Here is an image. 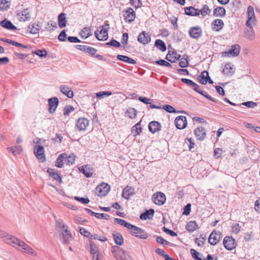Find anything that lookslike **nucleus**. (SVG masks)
<instances>
[{"label": "nucleus", "instance_id": "obj_55", "mask_svg": "<svg viewBox=\"0 0 260 260\" xmlns=\"http://www.w3.org/2000/svg\"><path fill=\"white\" fill-rule=\"evenodd\" d=\"M163 109H164L165 111L169 113H177V111L176 110V109L169 105H165L163 106L162 107Z\"/></svg>", "mask_w": 260, "mask_h": 260}, {"label": "nucleus", "instance_id": "obj_61", "mask_svg": "<svg viewBox=\"0 0 260 260\" xmlns=\"http://www.w3.org/2000/svg\"><path fill=\"white\" fill-rule=\"evenodd\" d=\"M156 242L162 245H168L170 243L169 242L167 241L166 240L164 239L161 236H158L156 238Z\"/></svg>", "mask_w": 260, "mask_h": 260}, {"label": "nucleus", "instance_id": "obj_53", "mask_svg": "<svg viewBox=\"0 0 260 260\" xmlns=\"http://www.w3.org/2000/svg\"><path fill=\"white\" fill-rule=\"evenodd\" d=\"M79 232H80V233L82 235L84 236L85 237L88 238L89 239H90L91 234L89 231H87L85 228H82V227H80L79 228Z\"/></svg>", "mask_w": 260, "mask_h": 260}, {"label": "nucleus", "instance_id": "obj_25", "mask_svg": "<svg viewBox=\"0 0 260 260\" xmlns=\"http://www.w3.org/2000/svg\"><path fill=\"white\" fill-rule=\"evenodd\" d=\"M222 73L223 74L226 76H231L235 73L234 66L232 65L231 63H226L223 69Z\"/></svg>", "mask_w": 260, "mask_h": 260}, {"label": "nucleus", "instance_id": "obj_62", "mask_svg": "<svg viewBox=\"0 0 260 260\" xmlns=\"http://www.w3.org/2000/svg\"><path fill=\"white\" fill-rule=\"evenodd\" d=\"M107 45L115 47H119L120 46V44L119 42L116 41V40L113 39L111 41L106 43Z\"/></svg>", "mask_w": 260, "mask_h": 260}, {"label": "nucleus", "instance_id": "obj_18", "mask_svg": "<svg viewBox=\"0 0 260 260\" xmlns=\"http://www.w3.org/2000/svg\"><path fill=\"white\" fill-rule=\"evenodd\" d=\"M247 20L246 21V26H250L252 22H253L255 20V15L253 8L249 6L247 8Z\"/></svg>", "mask_w": 260, "mask_h": 260}, {"label": "nucleus", "instance_id": "obj_50", "mask_svg": "<svg viewBox=\"0 0 260 260\" xmlns=\"http://www.w3.org/2000/svg\"><path fill=\"white\" fill-rule=\"evenodd\" d=\"M56 227L57 229V232L59 233L60 230L63 231L64 229L66 228V227H68L67 225H65L61 220H57L56 221Z\"/></svg>", "mask_w": 260, "mask_h": 260}, {"label": "nucleus", "instance_id": "obj_63", "mask_svg": "<svg viewBox=\"0 0 260 260\" xmlns=\"http://www.w3.org/2000/svg\"><path fill=\"white\" fill-rule=\"evenodd\" d=\"M156 63L157 64H159L162 66L167 67H171V64L168 61L164 60V59H160L159 60H157L156 61Z\"/></svg>", "mask_w": 260, "mask_h": 260}, {"label": "nucleus", "instance_id": "obj_64", "mask_svg": "<svg viewBox=\"0 0 260 260\" xmlns=\"http://www.w3.org/2000/svg\"><path fill=\"white\" fill-rule=\"evenodd\" d=\"M191 210V204L190 203L187 204L183 208V214L185 215H188Z\"/></svg>", "mask_w": 260, "mask_h": 260}, {"label": "nucleus", "instance_id": "obj_47", "mask_svg": "<svg viewBox=\"0 0 260 260\" xmlns=\"http://www.w3.org/2000/svg\"><path fill=\"white\" fill-rule=\"evenodd\" d=\"M188 57L187 55H184L179 62V66L181 68H186L189 65Z\"/></svg>", "mask_w": 260, "mask_h": 260}, {"label": "nucleus", "instance_id": "obj_46", "mask_svg": "<svg viewBox=\"0 0 260 260\" xmlns=\"http://www.w3.org/2000/svg\"><path fill=\"white\" fill-rule=\"evenodd\" d=\"M125 114L129 118L133 119L136 117L137 111L135 108L129 107L127 109Z\"/></svg>", "mask_w": 260, "mask_h": 260}, {"label": "nucleus", "instance_id": "obj_45", "mask_svg": "<svg viewBox=\"0 0 260 260\" xmlns=\"http://www.w3.org/2000/svg\"><path fill=\"white\" fill-rule=\"evenodd\" d=\"M91 35V29L89 27H84L81 32L80 36L82 38H84L85 39L88 38Z\"/></svg>", "mask_w": 260, "mask_h": 260}, {"label": "nucleus", "instance_id": "obj_42", "mask_svg": "<svg viewBox=\"0 0 260 260\" xmlns=\"http://www.w3.org/2000/svg\"><path fill=\"white\" fill-rule=\"evenodd\" d=\"M154 45L157 48L162 52L165 51L167 49L165 43L160 39H157L155 41Z\"/></svg>", "mask_w": 260, "mask_h": 260}, {"label": "nucleus", "instance_id": "obj_13", "mask_svg": "<svg viewBox=\"0 0 260 260\" xmlns=\"http://www.w3.org/2000/svg\"><path fill=\"white\" fill-rule=\"evenodd\" d=\"M34 153L38 159L43 162L45 160L44 149L42 146L36 145L34 148Z\"/></svg>", "mask_w": 260, "mask_h": 260}, {"label": "nucleus", "instance_id": "obj_40", "mask_svg": "<svg viewBox=\"0 0 260 260\" xmlns=\"http://www.w3.org/2000/svg\"><path fill=\"white\" fill-rule=\"evenodd\" d=\"M89 247H90V253L92 255V256L99 253V248L95 245L93 241L91 240H89Z\"/></svg>", "mask_w": 260, "mask_h": 260}, {"label": "nucleus", "instance_id": "obj_30", "mask_svg": "<svg viewBox=\"0 0 260 260\" xmlns=\"http://www.w3.org/2000/svg\"><path fill=\"white\" fill-rule=\"evenodd\" d=\"M184 9L185 14L187 15L196 16L200 15L199 9L193 7H186Z\"/></svg>", "mask_w": 260, "mask_h": 260}, {"label": "nucleus", "instance_id": "obj_35", "mask_svg": "<svg viewBox=\"0 0 260 260\" xmlns=\"http://www.w3.org/2000/svg\"><path fill=\"white\" fill-rule=\"evenodd\" d=\"M117 58L118 60L122 61L125 62H127L128 63L135 64L136 63V61L133 58L129 57L128 56L122 55H118L117 56Z\"/></svg>", "mask_w": 260, "mask_h": 260}, {"label": "nucleus", "instance_id": "obj_44", "mask_svg": "<svg viewBox=\"0 0 260 260\" xmlns=\"http://www.w3.org/2000/svg\"><path fill=\"white\" fill-rule=\"evenodd\" d=\"M114 221L119 225L124 226L129 230L132 225L130 223H128L125 220L120 218H114Z\"/></svg>", "mask_w": 260, "mask_h": 260}, {"label": "nucleus", "instance_id": "obj_17", "mask_svg": "<svg viewBox=\"0 0 260 260\" xmlns=\"http://www.w3.org/2000/svg\"><path fill=\"white\" fill-rule=\"evenodd\" d=\"M79 170L87 178L91 177L94 172L93 168L89 165L82 166L79 168Z\"/></svg>", "mask_w": 260, "mask_h": 260}, {"label": "nucleus", "instance_id": "obj_26", "mask_svg": "<svg viewBox=\"0 0 260 260\" xmlns=\"http://www.w3.org/2000/svg\"><path fill=\"white\" fill-rule=\"evenodd\" d=\"M0 237L3 240V241L5 242L10 245H11V244H12V243L13 241V239H12V238H15L14 236L7 234L5 232L2 231H0Z\"/></svg>", "mask_w": 260, "mask_h": 260}, {"label": "nucleus", "instance_id": "obj_23", "mask_svg": "<svg viewBox=\"0 0 260 260\" xmlns=\"http://www.w3.org/2000/svg\"><path fill=\"white\" fill-rule=\"evenodd\" d=\"M135 189L131 186H126L122 190V196L126 200L134 194Z\"/></svg>", "mask_w": 260, "mask_h": 260}, {"label": "nucleus", "instance_id": "obj_32", "mask_svg": "<svg viewBox=\"0 0 260 260\" xmlns=\"http://www.w3.org/2000/svg\"><path fill=\"white\" fill-rule=\"evenodd\" d=\"M225 15V9L221 7H217L213 10V15L216 17H223Z\"/></svg>", "mask_w": 260, "mask_h": 260}, {"label": "nucleus", "instance_id": "obj_5", "mask_svg": "<svg viewBox=\"0 0 260 260\" xmlns=\"http://www.w3.org/2000/svg\"><path fill=\"white\" fill-rule=\"evenodd\" d=\"M129 230H131L130 233L132 235L140 239H146L148 237V234L143 230L133 224Z\"/></svg>", "mask_w": 260, "mask_h": 260}, {"label": "nucleus", "instance_id": "obj_29", "mask_svg": "<svg viewBox=\"0 0 260 260\" xmlns=\"http://www.w3.org/2000/svg\"><path fill=\"white\" fill-rule=\"evenodd\" d=\"M154 210L153 209H150L148 210H146L144 213H142L140 216V218L141 220L151 219L154 216Z\"/></svg>", "mask_w": 260, "mask_h": 260}, {"label": "nucleus", "instance_id": "obj_38", "mask_svg": "<svg viewBox=\"0 0 260 260\" xmlns=\"http://www.w3.org/2000/svg\"><path fill=\"white\" fill-rule=\"evenodd\" d=\"M212 24L214 26L213 29L217 31L220 30L222 28V27L224 25L223 22L221 19L215 20L212 22Z\"/></svg>", "mask_w": 260, "mask_h": 260}, {"label": "nucleus", "instance_id": "obj_49", "mask_svg": "<svg viewBox=\"0 0 260 260\" xmlns=\"http://www.w3.org/2000/svg\"><path fill=\"white\" fill-rule=\"evenodd\" d=\"M190 253L193 258L195 260H205L202 259L201 257H199L200 255L202 256V255L194 249H190Z\"/></svg>", "mask_w": 260, "mask_h": 260}, {"label": "nucleus", "instance_id": "obj_34", "mask_svg": "<svg viewBox=\"0 0 260 260\" xmlns=\"http://www.w3.org/2000/svg\"><path fill=\"white\" fill-rule=\"evenodd\" d=\"M58 23L60 28H63L66 26L67 20L66 18V14L64 13H60L58 16Z\"/></svg>", "mask_w": 260, "mask_h": 260}, {"label": "nucleus", "instance_id": "obj_36", "mask_svg": "<svg viewBox=\"0 0 260 260\" xmlns=\"http://www.w3.org/2000/svg\"><path fill=\"white\" fill-rule=\"evenodd\" d=\"M29 32L32 34H37L41 28V25L39 23H34L28 26Z\"/></svg>", "mask_w": 260, "mask_h": 260}, {"label": "nucleus", "instance_id": "obj_41", "mask_svg": "<svg viewBox=\"0 0 260 260\" xmlns=\"http://www.w3.org/2000/svg\"><path fill=\"white\" fill-rule=\"evenodd\" d=\"M198 228V225L195 221H189L186 226V230L189 232H192Z\"/></svg>", "mask_w": 260, "mask_h": 260}, {"label": "nucleus", "instance_id": "obj_24", "mask_svg": "<svg viewBox=\"0 0 260 260\" xmlns=\"http://www.w3.org/2000/svg\"><path fill=\"white\" fill-rule=\"evenodd\" d=\"M148 128L150 132L154 134L161 129V125L158 122L153 121L149 123Z\"/></svg>", "mask_w": 260, "mask_h": 260}, {"label": "nucleus", "instance_id": "obj_43", "mask_svg": "<svg viewBox=\"0 0 260 260\" xmlns=\"http://www.w3.org/2000/svg\"><path fill=\"white\" fill-rule=\"evenodd\" d=\"M11 2L7 0L0 1V11H7L10 7Z\"/></svg>", "mask_w": 260, "mask_h": 260}, {"label": "nucleus", "instance_id": "obj_7", "mask_svg": "<svg viewBox=\"0 0 260 260\" xmlns=\"http://www.w3.org/2000/svg\"><path fill=\"white\" fill-rule=\"evenodd\" d=\"M110 189V186L109 184L103 183L96 187L95 193L99 197H104L107 195Z\"/></svg>", "mask_w": 260, "mask_h": 260}, {"label": "nucleus", "instance_id": "obj_31", "mask_svg": "<svg viewBox=\"0 0 260 260\" xmlns=\"http://www.w3.org/2000/svg\"><path fill=\"white\" fill-rule=\"evenodd\" d=\"M249 27V29L245 30L244 32V36L247 39L252 40L254 39V31L252 28V25L250 26H247Z\"/></svg>", "mask_w": 260, "mask_h": 260}, {"label": "nucleus", "instance_id": "obj_9", "mask_svg": "<svg viewBox=\"0 0 260 260\" xmlns=\"http://www.w3.org/2000/svg\"><path fill=\"white\" fill-rule=\"evenodd\" d=\"M221 233L213 230L208 238V242L212 245H215L221 238Z\"/></svg>", "mask_w": 260, "mask_h": 260}, {"label": "nucleus", "instance_id": "obj_4", "mask_svg": "<svg viewBox=\"0 0 260 260\" xmlns=\"http://www.w3.org/2000/svg\"><path fill=\"white\" fill-rule=\"evenodd\" d=\"M109 28V26L108 24L100 27L94 32L96 39L99 41L106 40L108 38V31Z\"/></svg>", "mask_w": 260, "mask_h": 260}, {"label": "nucleus", "instance_id": "obj_11", "mask_svg": "<svg viewBox=\"0 0 260 260\" xmlns=\"http://www.w3.org/2000/svg\"><path fill=\"white\" fill-rule=\"evenodd\" d=\"M176 127L179 129L185 128L187 124L186 118L184 116H178L175 120Z\"/></svg>", "mask_w": 260, "mask_h": 260}, {"label": "nucleus", "instance_id": "obj_12", "mask_svg": "<svg viewBox=\"0 0 260 260\" xmlns=\"http://www.w3.org/2000/svg\"><path fill=\"white\" fill-rule=\"evenodd\" d=\"M124 17L125 21L128 23L132 22L136 18V13L134 10L129 8L124 12Z\"/></svg>", "mask_w": 260, "mask_h": 260}, {"label": "nucleus", "instance_id": "obj_27", "mask_svg": "<svg viewBox=\"0 0 260 260\" xmlns=\"http://www.w3.org/2000/svg\"><path fill=\"white\" fill-rule=\"evenodd\" d=\"M1 26L9 30H16L17 27L13 23L7 19H5L0 22Z\"/></svg>", "mask_w": 260, "mask_h": 260}, {"label": "nucleus", "instance_id": "obj_59", "mask_svg": "<svg viewBox=\"0 0 260 260\" xmlns=\"http://www.w3.org/2000/svg\"><path fill=\"white\" fill-rule=\"evenodd\" d=\"M205 239H206L205 235H201L199 239H196V243H197L199 246H202L204 244Z\"/></svg>", "mask_w": 260, "mask_h": 260}, {"label": "nucleus", "instance_id": "obj_37", "mask_svg": "<svg viewBox=\"0 0 260 260\" xmlns=\"http://www.w3.org/2000/svg\"><path fill=\"white\" fill-rule=\"evenodd\" d=\"M64 157H67V154L64 153H62L58 156L55 162V166L57 167L62 168L63 167V160H66Z\"/></svg>", "mask_w": 260, "mask_h": 260}, {"label": "nucleus", "instance_id": "obj_28", "mask_svg": "<svg viewBox=\"0 0 260 260\" xmlns=\"http://www.w3.org/2000/svg\"><path fill=\"white\" fill-rule=\"evenodd\" d=\"M60 91L63 94L66 95L69 98H72L74 96L73 92L70 88L66 85L60 86Z\"/></svg>", "mask_w": 260, "mask_h": 260}, {"label": "nucleus", "instance_id": "obj_56", "mask_svg": "<svg viewBox=\"0 0 260 260\" xmlns=\"http://www.w3.org/2000/svg\"><path fill=\"white\" fill-rule=\"evenodd\" d=\"M112 94V92L110 91H100L96 93V97L101 99L103 98L104 96H109Z\"/></svg>", "mask_w": 260, "mask_h": 260}, {"label": "nucleus", "instance_id": "obj_15", "mask_svg": "<svg viewBox=\"0 0 260 260\" xmlns=\"http://www.w3.org/2000/svg\"><path fill=\"white\" fill-rule=\"evenodd\" d=\"M189 34L190 37L197 39L201 37L202 30L200 26L192 27L189 29Z\"/></svg>", "mask_w": 260, "mask_h": 260}, {"label": "nucleus", "instance_id": "obj_8", "mask_svg": "<svg viewBox=\"0 0 260 260\" xmlns=\"http://www.w3.org/2000/svg\"><path fill=\"white\" fill-rule=\"evenodd\" d=\"M152 200L155 204L161 206L164 205L165 203L166 198L164 193L161 192H157L152 195Z\"/></svg>", "mask_w": 260, "mask_h": 260}, {"label": "nucleus", "instance_id": "obj_57", "mask_svg": "<svg viewBox=\"0 0 260 260\" xmlns=\"http://www.w3.org/2000/svg\"><path fill=\"white\" fill-rule=\"evenodd\" d=\"M74 110V108L71 106H65L63 109V115L64 116H68L70 113Z\"/></svg>", "mask_w": 260, "mask_h": 260}, {"label": "nucleus", "instance_id": "obj_52", "mask_svg": "<svg viewBox=\"0 0 260 260\" xmlns=\"http://www.w3.org/2000/svg\"><path fill=\"white\" fill-rule=\"evenodd\" d=\"M257 103L253 102L252 101H248L239 104V106L241 105H243L248 108H254L257 106Z\"/></svg>", "mask_w": 260, "mask_h": 260}, {"label": "nucleus", "instance_id": "obj_48", "mask_svg": "<svg viewBox=\"0 0 260 260\" xmlns=\"http://www.w3.org/2000/svg\"><path fill=\"white\" fill-rule=\"evenodd\" d=\"M200 14H201L203 17H205L206 15L210 14L211 10L209 9V7L207 5H204L203 8L199 10Z\"/></svg>", "mask_w": 260, "mask_h": 260}, {"label": "nucleus", "instance_id": "obj_39", "mask_svg": "<svg viewBox=\"0 0 260 260\" xmlns=\"http://www.w3.org/2000/svg\"><path fill=\"white\" fill-rule=\"evenodd\" d=\"M180 56V55L177 54L176 52H173L172 54L168 53L166 58L171 62H175L176 60L179 59Z\"/></svg>", "mask_w": 260, "mask_h": 260}, {"label": "nucleus", "instance_id": "obj_60", "mask_svg": "<svg viewBox=\"0 0 260 260\" xmlns=\"http://www.w3.org/2000/svg\"><path fill=\"white\" fill-rule=\"evenodd\" d=\"M74 199L75 200L78 201L83 204H87L90 201L88 198H84L80 197H75Z\"/></svg>", "mask_w": 260, "mask_h": 260}, {"label": "nucleus", "instance_id": "obj_20", "mask_svg": "<svg viewBox=\"0 0 260 260\" xmlns=\"http://www.w3.org/2000/svg\"><path fill=\"white\" fill-rule=\"evenodd\" d=\"M194 133L197 139L199 140H203L206 136V131L202 126H200L196 128Z\"/></svg>", "mask_w": 260, "mask_h": 260}, {"label": "nucleus", "instance_id": "obj_3", "mask_svg": "<svg viewBox=\"0 0 260 260\" xmlns=\"http://www.w3.org/2000/svg\"><path fill=\"white\" fill-rule=\"evenodd\" d=\"M58 237L59 240L63 244H68L72 241L73 237L70 232L68 229V227H66L63 231L60 230L59 233H57Z\"/></svg>", "mask_w": 260, "mask_h": 260}, {"label": "nucleus", "instance_id": "obj_51", "mask_svg": "<svg viewBox=\"0 0 260 260\" xmlns=\"http://www.w3.org/2000/svg\"><path fill=\"white\" fill-rule=\"evenodd\" d=\"M84 48L85 49L83 50V51L89 53L92 55H94L97 51L96 49L86 45H85Z\"/></svg>", "mask_w": 260, "mask_h": 260}, {"label": "nucleus", "instance_id": "obj_33", "mask_svg": "<svg viewBox=\"0 0 260 260\" xmlns=\"http://www.w3.org/2000/svg\"><path fill=\"white\" fill-rule=\"evenodd\" d=\"M113 236L116 244L118 245H122L123 244V238L120 233L118 232L114 233L113 234Z\"/></svg>", "mask_w": 260, "mask_h": 260}, {"label": "nucleus", "instance_id": "obj_10", "mask_svg": "<svg viewBox=\"0 0 260 260\" xmlns=\"http://www.w3.org/2000/svg\"><path fill=\"white\" fill-rule=\"evenodd\" d=\"M223 244L226 249L228 250H232L236 246L235 240L232 237L226 236L224 237Z\"/></svg>", "mask_w": 260, "mask_h": 260}, {"label": "nucleus", "instance_id": "obj_2", "mask_svg": "<svg viewBox=\"0 0 260 260\" xmlns=\"http://www.w3.org/2000/svg\"><path fill=\"white\" fill-rule=\"evenodd\" d=\"M111 252L116 260H133L127 251L118 246H112Z\"/></svg>", "mask_w": 260, "mask_h": 260}, {"label": "nucleus", "instance_id": "obj_22", "mask_svg": "<svg viewBox=\"0 0 260 260\" xmlns=\"http://www.w3.org/2000/svg\"><path fill=\"white\" fill-rule=\"evenodd\" d=\"M18 19L20 21H25L30 19V15L28 9H24V10L18 13L17 14Z\"/></svg>", "mask_w": 260, "mask_h": 260}, {"label": "nucleus", "instance_id": "obj_21", "mask_svg": "<svg viewBox=\"0 0 260 260\" xmlns=\"http://www.w3.org/2000/svg\"><path fill=\"white\" fill-rule=\"evenodd\" d=\"M150 40L151 38L150 35L145 31L141 32L138 37V41L143 44L148 43Z\"/></svg>", "mask_w": 260, "mask_h": 260}, {"label": "nucleus", "instance_id": "obj_16", "mask_svg": "<svg viewBox=\"0 0 260 260\" xmlns=\"http://www.w3.org/2000/svg\"><path fill=\"white\" fill-rule=\"evenodd\" d=\"M58 99L56 97H53L48 99L49 112L51 114L53 113L58 106Z\"/></svg>", "mask_w": 260, "mask_h": 260}, {"label": "nucleus", "instance_id": "obj_1", "mask_svg": "<svg viewBox=\"0 0 260 260\" xmlns=\"http://www.w3.org/2000/svg\"><path fill=\"white\" fill-rule=\"evenodd\" d=\"M12 239H13V241L12 244H11L12 246L22 252L26 253L28 254H31L32 255H36V252L34 251L32 248L25 243H24L23 241L16 237L12 238Z\"/></svg>", "mask_w": 260, "mask_h": 260}, {"label": "nucleus", "instance_id": "obj_58", "mask_svg": "<svg viewBox=\"0 0 260 260\" xmlns=\"http://www.w3.org/2000/svg\"><path fill=\"white\" fill-rule=\"evenodd\" d=\"M75 155L74 154H72L70 155H68L67 154V157L65 158V160L67 161V162L69 165H73L74 164L75 160Z\"/></svg>", "mask_w": 260, "mask_h": 260}, {"label": "nucleus", "instance_id": "obj_54", "mask_svg": "<svg viewBox=\"0 0 260 260\" xmlns=\"http://www.w3.org/2000/svg\"><path fill=\"white\" fill-rule=\"evenodd\" d=\"M33 53L37 55L40 57H46L47 55V52L46 50H36L33 52Z\"/></svg>", "mask_w": 260, "mask_h": 260}, {"label": "nucleus", "instance_id": "obj_6", "mask_svg": "<svg viewBox=\"0 0 260 260\" xmlns=\"http://www.w3.org/2000/svg\"><path fill=\"white\" fill-rule=\"evenodd\" d=\"M241 47L238 44H235L231 46L229 50L222 53L224 57H236L237 56L240 52Z\"/></svg>", "mask_w": 260, "mask_h": 260}, {"label": "nucleus", "instance_id": "obj_19", "mask_svg": "<svg viewBox=\"0 0 260 260\" xmlns=\"http://www.w3.org/2000/svg\"><path fill=\"white\" fill-rule=\"evenodd\" d=\"M47 172L49 174V176L54 179L55 180L60 183H62L61 176L54 169L48 168L47 170Z\"/></svg>", "mask_w": 260, "mask_h": 260}, {"label": "nucleus", "instance_id": "obj_14", "mask_svg": "<svg viewBox=\"0 0 260 260\" xmlns=\"http://www.w3.org/2000/svg\"><path fill=\"white\" fill-rule=\"evenodd\" d=\"M89 125V120L85 118H79L76 121V125L79 131H85Z\"/></svg>", "mask_w": 260, "mask_h": 260}]
</instances>
